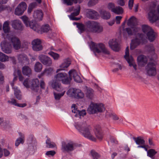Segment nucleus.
<instances>
[{"instance_id": "f257e3e1", "label": "nucleus", "mask_w": 159, "mask_h": 159, "mask_svg": "<svg viewBox=\"0 0 159 159\" xmlns=\"http://www.w3.org/2000/svg\"><path fill=\"white\" fill-rule=\"evenodd\" d=\"M9 23V21H5L3 24V30L5 34H3V36L5 40L2 42L1 43L2 51L7 54L11 53L12 48L11 43L7 41V39L11 41L14 48L15 49L18 50L20 49L21 46L20 42L19 39L15 36L10 35L8 34L10 29Z\"/></svg>"}, {"instance_id": "f03ea898", "label": "nucleus", "mask_w": 159, "mask_h": 159, "mask_svg": "<svg viewBox=\"0 0 159 159\" xmlns=\"http://www.w3.org/2000/svg\"><path fill=\"white\" fill-rule=\"evenodd\" d=\"M74 24L76 25L80 33L84 32L99 33L103 31L102 27L98 23L93 21H88L84 24L74 22Z\"/></svg>"}, {"instance_id": "7ed1b4c3", "label": "nucleus", "mask_w": 159, "mask_h": 159, "mask_svg": "<svg viewBox=\"0 0 159 159\" xmlns=\"http://www.w3.org/2000/svg\"><path fill=\"white\" fill-rule=\"evenodd\" d=\"M55 80L53 81L52 84V87L59 92L62 91L61 84V82L65 84H68L70 83V79L68 76L65 73H59L54 77Z\"/></svg>"}, {"instance_id": "20e7f679", "label": "nucleus", "mask_w": 159, "mask_h": 159, "mask_svg": "<svg viewBox=\"0 0 159 159\" xmlns=\"http://www.w3.org/2000/svg\"><path fill=\"white\" fill-rule=\"evenodd\" d=\"M75 127L81 133L83 136L89 139L92 141L95 142L96 139L90 133V127L86 123L82 124H75Z\"/></svg>"}, {"instance_id": "39448f33", "label": "nucleus", "mask_w": 159, "mask_h": 159, "mask_svg": "<svg viewBox=\"0 0 159 159\" xmlns=\"http://www.w3.org/2000/svg\"><path fill=\"white\" fill-rule=\"evenodd\" d=\"M90 47L91 49L95 53L102 52L107 55H109L110 53L109 51L105 48V45L102 43L97 44L92 42L90 44Z\"/></svg>"}, {"instance_id": "423d86ee", "label": "nucleus", "mask_w": 159, "mask_h": 159, "mask_svg": "<svg viewBox=\"0 0 159 159\" xmlns=\"http://www.w3.org/2000/svg\"><path fill=\"white\" fill-rule=\"evenodd\" d=\"M104 110L105 108L103 104L92 103L88 108L87 111L89 114H93L98 112H102Z\"/></svg>"}, {"instance_id": "0eeeda50", "label": "nucleus", "mask_w": 159, "mask_h": 159, "mask_svg": "<svg viewBox=\"0 0 159 159\" xmlns=\"http://www.w3.org/2000/svg\"><path fill=\"white\" fill-rule=\"evenodd\" d=\"M142 28L143 32L144 33L147 34V37L149 41L152 42L155 39L156 34L150 26L144 25H142Z\"/></svg>"}, {"instance_id": "6e6552de", "label": "nucleus", "mask_w": 159, "mask_h": 159, "mask_svg": "<svg viewBox=\"0 0 159 159\" xmlns=\"http://www.w3.org/2000/svg\"><path fill=\"white\" fill-rule=\"evenodd\" d=\"M20 18L27 27H30L34 30L37 32L39 31V26L35 21H29L28 18L25 16H22Z\"/></svg>"}, {"instance_id": "1a4fd4ad", "label": "nucleus", "mask_w": 159, "mask_h": 159, "mask_svg": "<svg viewBox=\"0 0 159 159\" xmlns=\"http://www.w3.org/2000/svg\"><path fill=\"white\" fill-rule=\"evenodd\" d=\"M151 62H149L146 67L148 74L150 76H154L156 74V62L152 58H151Z\"/></svg>"}, {"instance_id": "9d476101", "label": "nucleus", "mask_w": 159, "mask_h": 159, "mask_svg": "<svg viewBox=\"0 0 159 159\" xmlns=\"http://www.w3.org/2000/svg\"><path fill=\"white\" fill-rule=\"evenodd\" d=\"M124 57L129 64V66H133L134 69L136 70L137 65L134 61L133 57L131 56H129L128 46L126 48L125 55L124 56Z\"/></svg>"}, {"instance_id": "9b49d317", "label": "nucleus", "mask_w": 159, "mask_h": 159, "mask_svg": "<svg viewBox=\"0 0 159 159\" xmlns=\"http://www.w3.org/2000/svg\"><path fill=\"white\" fill-rule=\"evenodd\" d=\"M76 146V143L73 142L68 143L63 142L62 143L61 149L64 152H69L74 150Z\"/></svg>"}, {"instance_id": "f8f14e48", "label": "nucleus", "mask_w": 159, "mask_h": 159, "mask_svg": "<svg viewBox=\"0 0 159 159\" xmlns=\"http://www.w3.org/2000/svg\"><path fill=\"white\" fill-rule=\"evenodd\" d=\"M27 7L26 3L24 2H21L16 9L15 14L17 15H22Z\"/></svg>"}, {"instance_id": "ddd939ff", "label": "nucleus", "mask_w": 159, "mask_h": 159, "mask_svg": "<svg viewBox=\"0 0 159 159\" xmlns=\"http://www.w3.org/2000/svg\"><path fill=\"white\" fill-rule=\"evenodd\" d=\"M39 58L42 63L47 66H50L52 64V61L51 59L47 56L41 55L39 56Z\"/></svg>"}, {"instance_id": "4468645a", "label": "nucleus", "mask_w": 159, "mask_h": 159, "mask_svg": "<svg viewBox=\"0 0 159 159\" xmlns=\"http://www.w3.org/2000/svg\"><path fill=\"white\" fill-rule=\"evenodd\" d=\"M69 78L70 79V81L72 78L73 77L74 80L78 83L81 82L82 80L80 77L78 75L76 71L74 69H72L69 72Z\"/></svg>"}, {"instance_id": "2eb2a0df", "label": "nucleus", "mask_w": 159, "mask_h": 159, "mask_svg": "<svg viewBox=\"0 0 159 159\" xmlns=\"http://www.w3.org/2000/svg\"><path fill=\"white\" fill-rule=\"evenodd\" d=\"M148 19L151 22L153 23L159 20V14L155 10H151L148 13Z\"/></svg>"}, {"instance_id": "dca6fc26", "label": "nucleus", "mask_w": 159, "mask_h": 159, "mask_svg": "<svg viewBox=\"0 0 159 159\" xmlns=\"http://www.w3.org/2000/svg\"><path fill=\"white\" fill-rule=\"evenodd\" d=\"M31 89L34 91L37 92L39 89V81L37 79H32L30 82Z\"/></svg>"}, {"instance_id": "f3484780", "label": "nucleus", "mask_w": 159, "mask_h": 159, "mask_svg": "<svg viewBox=\"0 0 159 159\" xmlns=\"http://www.w3.org/2000/svg\"><path fill=\"white\" fill-rule=\"evenodd\" d=\"M110 47L113 51L118 52L120 49L119 42L116 39H113L110 40L109 42Z\"/></svg>"}, {"instance_id": "a211bd4d", "label": "nucleus", "mask_w": 159, "mask_h": 159, "mask_svg": "<svg viewBox=\"0 0 159 159\" xmlns=\"http://www.w3.org/2000/svg\"><path fill=\"white\" fill-rule=\"evenodd\" d=\"M137 35L140 39L136 38L132 40L130 47L131 49H133L136 48L141 42V40H143V35L142 34L138 33Z\"/></svg>"}, {"instance_id": "6ab92c4d", "label": "nucleus", "mask_w": 159, "mask_h": 159, "mask_svg": "<svg viewBox=\"0 0 159 159\" xmlns=\"http://www.w3.org/2000/svg\"><path fill=\"white\" fill-rule=\"evenodd\" d=\"M72 92L73 95L76 98H82L84 96V94L79 89L75 88L70 89L67 92Z\"/></svg>"}, {"instance_id": "aec40b11", "label": "nucleus", "mask_w": 159, "mask_h": 159, "mask_svg": "<svg viewBox=\"0 0 159 159\" xmlns=\"http://www.w3.org/2000/svg\"><path fill=\"white\" fill-rule=\"evenodd\" d=\"M72 112L75 114V116L76 117L79 116L80 117L84 116L86 114V111L85 110H82L81 111H80L77 109L76 105L75 104H73L72 106Z\"/></svg>"}, {"instance_id": "412c9836", "label": "nucleus", "mask_w": 159, "mask_h": 159, "mask_svg": "<svg viewBox=\"0 0 159 159\" xmlns=\"http://www.w3.org/2000/svg\"><path fill=\"white\" fill-rule=\"evenodd\" d=\"M41 43V41L39 39H37L34 40L32 42L33 50L37 51L41 50L43 47Z\"/></svg>"}, {"instance_id": "4be33fe9", "label": "nucleus", "mask_w": 159, "mask_h": 159, "mask_svg": "<svg viewBox=\"0 0 159 159\" xmlns=\"http://www.w3.org/2000/svg\"><path fill=\"white\" fill-rule=\"evenodd\" d=\"M80 6H78L75 9L74 11V12L72 13L69 17L71 20H78L80 19V18L75 17V16L78 15L80 13Z\"/></svg>"}, {"instance_id": "5701e85b", "label": "nucleus", "mask_w": 159, "mask_h": 159, "mask_svg": "<svg viewBox=\"0 0 159 159\" xmlns=\"http://www.w3.org/2000/svg\"><path fill=\"white\" fill-rule=\"evenodd\" d=\"M137 61L139 66H143L147 63L148 58L144 55H141L138 57Z\"/></svg>"}, {"instance_id": "b1692460", "label": "nucleus", "mask_w": 159, "mask_h": 159, "mask_svg": "<svg viewBox=\"0 0 159 159\" xmlns=\"http://www.w3.org/2000/svg\"><path fill=\"white\" fill-rule=\"evenodd\" d=\"M95 134L98 139L100 140L102 139L103 138V132L99 125L95 127Z\"/></svg>"}, {"instance_id": "393cba45", "label": "nucleus", "mask_w": 159, "mask_h": 159, "mask_svg": "<svg viewBox=\"0 0 159 159\" xmlns=\"http://www.w3.org/2000/svg\"><path fill=\"white\" fill-rule=\"evenodd\" d=\"M70 64V62L67 59H66L64 62L62 63L59 66L60 68L57 69L56 73H58L59 72L65 70V68H67Z\"/></svg>"}, {"instance_id": "a878e982", "label": "nucleus", "mask_w": 159, "mask_h": 159, "mask_svg": "<svg viewBox=\"0 0 159 159\" xmlns=\"http://www.w3.org/2000/svg\"><path fill=\"white\" fill-rule=\"evenodd\" d=\"M127 25L131 27L132 28H137L136 26L137 25V20L134 16H132L129 19L127 23Z\"/></svg>"}, {"instance_id": "bb28decb", "label": "nucleus", "mask_w": 159, "mask_h": 159, "mask_svg": "<svg viewBox=\"0 0 159 159\" xmlns=\"http://www.w3.org/2000/svg\"><path fill=\"white\" fill-rule=\"evenodd\" d=\"M12 26L15 29L20 30H22L23 29L22 24L19 20H14L12 23Z\"/></svg>"}, {"instance_id": "cd10ccee", "label": "nucleus", "mask_w": 159, "mask_h": 159, "mask_svg": "<svg viewBox=\"0 0 159 159\" xmlns=\"http://www.w3.org/2000/svg\"><path fill=\"white\" fill-rule=\"evenodd\" d=\"M22 73L24 75L30 77L32 75V71L29 66H25L22 68Z\"/></svg>"}, {"instance_id": "c85d7f7f", "label": "nucleus", "mask_w": 159, "mask_h": 159, "mask_svg": "<svg viewBox=\"0 0 159 159\" xmlns=\"http://www.w3.org/2000/svg\"><path fill=\"white\" fill-rule=\"evenodd\" d=\"M97 12L93 10H89L88 13V16L91 19H97L98 16Z\"/></svg>"}, {"instance_id": "c756f323", "label": "nucleus", "mask_w": 159, "mask_h": 159, "mask_svg": "<svg viewBox=\"0 0 159 159\" xmlns=\"http://www.w3.org/2000/svg\"><path fill=\"white\" fill-rule=\"evenodd\" d=\"M43 14L41 10H37L34 12L33 16L35 18H37L38 20H42Z\"/></svg>"}, {"instance_id": "7c9ffc66", "label": "nucleus", "mask_w": 159, "mask_h": 159, "mask_svg": "<svg viewBox=\"0 0 159 159\" xmlns=\"http://www.w3.org/2000/svg\"><path fill=\"white\" fill-rule=\"evenodd\" d=\"M19 135L20 137L18 138L16 142L15 145L16 146H18L20 143H23L25 141V137L23 134L21 133H19Z\"/></svg>"}, {"instance_id": "2f4dec72", "label": "nucleus", "mask_w": 159, "mask_h": 159, "mask_svg": "<svg viewBox=\"0 0 159 159\" xmlns=\"http://www.w3.org/2000/svg\"><path fill=\"white\" fill-rule=\"evenodd\" d=\"M132 29H133V31L129 28H126L124 30L126 31L128 35H132L134 34H136V33L138 32L140 30V29L138 28H135Z\"/></svg>"}, {"instance_id": "473e14b6", "label": "nucleus", "mask_w": 159, "mask_h": 159, "mask_svg": "<svg viewBox=\"0 0 159 159\" xmlns=\"http://www.w3.org/2000/svg\"><path fill=\"white\" fill-rule=\"evenodd\" d=\"M12 88L14 90V94L16 98L19 100L21 99V95L20 94V91L17 88L14 87L13 84H12Z\"/></svg>"}, {"instance_id": "72a5a7b5", "label": "nucleus", "mask_w": 159, "mask_h": 159, "mask_svg": "<svg viewBox=\"0 0 159 159\" xmlns=\"http://www.w3.org/2000/svg\"><path fill=\"white\" fill-rule=\"evenodd\" d=\"M100 14L102 18L104 19H109L111 17L110 13L104 10H101L100 12Z\"/></svg>"}, {"instance_id": "f704fd0d", "label": "nucleus", "mask_w": 159, "mask_h": 159, "mask_svg": "<svg viewBox=\"0 0 159 159\" xmlns=\"http://www.w3.org/2000/svg\"><path fill=\"white\" fill-rule=\"evenodd\" d=\"M8 102L9 103H11L15 106H16L20 107H25L27 105L26 104V103H18L16 102V100L13 98L11 99V100H9Z\"/></svg>"}, {"instance_id": "c9c22d12", "label": "nucleus", "mask_w": 159, "mask_h": 159, "mask_svg": "<svg viewBox=\"0 0 159 159\" xmlns=\"http://www.w3.org/2000/svg\"><path fill=\"white\" fill-rule=\"evenodd\" d=\"M63 1L64 3L68 6H71L73 3H80L82 2L83 0H63Z\"/></svg>"}, {"instance_id": "e433bc0d", "label": "nucleus", "mask_w": 159, "mask_h": 159, "mask_svg": "<svg viewBox=\"0 0 159 159\" xmlns=\"http://www.w3.org/2000/svg\"><path fill=\"white\" fill-rule=\"evenodd\" d=\"M112 12L116 14L120 15L123 13V10L122 8L120 7H116L112 9Z\"/></svg>"}, {"instance_id": "4c0bfd02", "label": "nucleus", "mask_w": 159, "mask_h": 159, "mask_svg": "<svg viewBox=\"0 0 159 159\" xmlns=\"http://www.w3.org/2000/svg\"><path fill=\"white\" fill-rule=\"evenodd\" d=\"M18 59L19 61L23 63L25 62V61L28 62L29 59L27 58V56L25 54H21L18 56Z\"/></svg>"}, {"instance_id": "58836bf2", "label": "nucleus", "mask_w": 159, "mask_h": 159, "mask_svg": "<svg viewBox=\"0 0 159 159\" xmlns=\"http://www.w3.org/2000/svg\"><path fill=\"white\" fill-rule=\"evenodd\" d=\"M3 152L4 156L6 157L9 156L10 154V151L7 149L4 148L3 150L0 147V158L3 156Z\"/></svg>"}, {"instance_id": "ea45409f", "label": "nucleus", "mask_w": 159, "mask_h": 159, "mask_svg": "<svg viewBox=\"0 0 159 159\" xmlns=\"http://www.w3.org/2000/svg\"><path fill=\"white\" fill-rule=\"evenodd\" d=\"M43 66L39 62H37L35 63L34 70L35 71L37 72H40L42 69Z\"/></svg>"}, {"instance_id": "a19ab883", "label": "nucleus", "mask_w": 159, "mask_h": 159, "mask_svg": "<svg viewBox=\"0 0 159 159\" xmlns=\"http://www.w3.org/2000/svg\"><path fill=\"white\" fill-rule=\"evenodd\" d=\"M86 95L87 97L89 98H92L94 95V91L91 88H88L87 89Z\"/></svg>"}, {"instance_id": "79ce46f5", "label": "nucleus", "mask_w": 159, "mask_h": 159, "mask_svg": "<svg viewBox=\"0 0 159 159\" xmlns=\"http://www.w3.org/2000/svg\"><path fill=\"white\" fill-rule=\"evenodd\" d=\"M48 54L52 57L55 60H58L60 58V55L58 54L55 53L52 51L49 52L48 53Z\"/></svg>"}, {"instance_id": "37998d69", "label": "nucleus", "mask_w": 159, "mask_h": 159, "mask_svg": "<svg viewBox=\"0 0 159 159\" xmlns=\"http://www.w3.org/2000/svg\"><path fill=\"white\" fill-rule=\"evenodd\" d=\"M65 92V91H64L61 93H54V96L55 99L57 100H59L60 98L64 95Z\"/></svg>"}, {"instance_id": "c03bdc74", "label": "nucleus", "mask_w": 159, "mask_h": 159, "mask_svg": "<svg viewBox=\"0 0 159 159\" xmlns=\"http://www.w3.org/2000/svg\"><path fill=\"white\" fill-rule=\"evenodd\" d=\"M39 31H38V32H39V30L40 29V26L39 25ZM41 31L44 32H47L49 30H50V27L48 25L46 24L45 25L43 26L41 28Z\"/></svg>"}, {"instance_id": "a18cd8bd", "label": "nucleus", "mask_w": 159, "mask_h": 159, "mask_svg": "<svg viewBox=\"0 0 159 159\" xmlns=\"http://www.w3.org/2000/svg\"><path fill=\"white\" fill-rule=\"evenodd\" d=\"M136 143L138 145H144L145 143V141L143 139L140 137L134 138Z\"/></svg>"}, {"instance_id": "49530a36", "label": "nucleus", "mask_w": 159, "mask_h": 159, "mask_svg": "<svg viewBox=\"0 0 159 159\" xmlns=\"http://www.w3.org/2000/svg\"><path fill=\"white\" fill-rule=\"evenodd\" d=\"M53 71V68L52 67L46 68L43 71L45 74L47 75H51Z\"/></svg>"}, {"instance_id": "de8ad7c7", "label": "nucleus", "mask_w": 159, "mask_h": 159, "mask_svg": "<svg viewBox=\"0 0 159 159\" xmlns=\"http://www.w3.org/2000/svg\"><path fill=\"white\" fill-rule=\"evenodd\" d=\"M8 57L2 53L0 52V61H5L8 60Z\"/></svg>"}, {"instance_id": "09e8293b", "label": "nucleus", "mask_w": 159, "mask_h": 159, "mask_svg": "<svg viewBox=\"0 0 159 159\" xmlns=\"http://www.w3.org/2000/svg\"><path fill=\"white\" fill-rule=\"evenodd\" d=\"M157 153V152L154 149H149L147 152L148 156L152 158Z\"/></svg>"}, {"instance_id": "8fccbe9b", "label": "nucleus", "mask_w": 159, "mask_h": 159, "mask_svg": "<svg viewBox=\"0 0 159 159\" xmlns=\"http://www.w3.org/2000/svg\"><path fill=\"white\" fill-rule=\"evenodd\" d=\"M91 153L93 159H98L100 157L99 154L93 150H92Z\"/></svg>"}, {"instance_id": "3c124183", "label": "nucleus", "mask_w": 159, "mask_h": 159, "mask_svg": "<svg viewBox=\"0 0 159 159\" xmlns=\"http://www.w3.org/2000/svg\"><path fill=\"white\" fill-rule=\"evenodd\" d=\"M47 147L49 148H53L55 147V144L54 143H51L50 140L47 139L46 141Z\"/></svg>"}, {"instance_id": "603ef678", "label": "nucleus", "mask_w": 159, "mask_h": 159, "mask_svg": "<svg viewBox=\"0 0 159 159\" xmlns=\"http://www.w3.org/2000/svg\"><path fill=\"white\" fill-rule=\"evenodd\" d=\"M29 78L26 79L23 83V85L27 88H30V83L29 82Z\"/></svg>"}, {"instance_id": "864d4df0", "label": "nucleus", "mask_w": 159, "mask_h": 159, "mask_svg": "<svg viewBox=\"0 0 159 159\" xmlns=\"http://www.w3.org/2000/svg\"><path fill=\"white\" fill-rule=\"evenodd\" d=\"M16 73L17 75L18 76L19 80L20 81H23L24 78L21 74L20 70H17L16 71Z\"/></svg>"}, {"instance_id": "5fc2aeb1", "label": "nucleus", "mask_w": 159, "mask_h": 159, "mask_svg": "<svg viewBox=\"0 0 159 159\" xmlns=\"http://www.w3.org/2000/svg\"><path fill=\"white\" fill-rule=\"evenodd\" d=\"M97 2V0H90L88 3V5L89 7L93 6L95 5Z\"/></svg>"}, {"instance_id": "6e6d98bb", "label": "nucleus", "mask_w": 159, "mask_h": 159, "mask_svg": "<svg viewBox=\"0 0 159 159\" xmlns=\"http://www.w3.org/2000/svg\"><path fill=\"white\" fill-rule=\"evenodd\" d=\"M122 18V17L120 16H116L115 20L116 24H119L120 23V21Z\"/></svg>"}, {"instance_id": "4d7b16f0", "label": "nucleus", "mask_w": 159, "mask_h": 159, "mask_svg": "<svg viewBox=\"0 0 159 159\" xmlns=\"http://www.w3.org/2000/svg\"><path fill=\"white\" fill-rule=\"evenodd\" d=\"M56 153L54 151H47L46 154L48 156H53Z\"/></svg>"}, {"instance_id": "13d9d810", "label": "nucleus", "mask_w": 159, "mask_h": 159, "mask_svg": "<svg viewBox=\"0 0 159 159\" xmlns=\"http://www.w3.org/2000/svg\"><path fill=\"white\" fill-rule=\"evenodd\" d=\"M110 117H111L114 120H117L119 119L118 117L115 114H111L109 115Z\"/></svg>"}, {"instance_id": "bf43d9fd", "label": "nucleus", "mask_w": 159, "mask_h": 159, "mask_svg": "<svg viewBox=\"0 0 159 159\" xmlns=\"http://www.w3.org/2000/svg\"><path fill=\"white\" fill-rule=\"evenodd\" d=\"M40 87L42 89H44L45 88V84L43 80H41L40 84Z\"/></svg>"}, {"instance_id": "052dcab7", "label": "nucleus", "mask_w": 159, "mask_h": 159, "mask_svg": "<svg viewBox=\"0 0 159 159\" xmlns=\"http://www.w3.org/2000/svg\"><path fill=\"white\" fill-rule=\"evenodd\" d=\"M134 0H129V2L128 6L130 9L131 10L132 9L134 3Z\"/></svg>"}, {"instance_id": "680f3d73", "label": "nucleus", "mask_w": 159, "mask_h": 159, "mask_svg": "<svg viewBox=\"0 0 159 159\" xmlns=\"http://www.w3.org/2000/svg\"><path fill=\"white\" fill-rule=\"evenodd\" d=\"M115 5L114 4L112 3H109L108 5V8L109 9H111V11H112V9L113 8H114L115 7Z\"/></svg>"}, {"instance_id": "e2e57ef3", "label": "nucleus", "mask_w": 159, "mask_h": 159, "mask_svg": "<svg viewBox=\"0 0 159 159\" xmlns=\"http://www.w3.org/2000/svg\"><path fill=\"white\" fill-rule=\"evenodd\" d=\"M37 4L36 2L31 3L29 6L32 8L33 9L36 6Z\"/></svg>"}, {"instance_id": "0e129e2a", "label": "nucleus", "mask_w": 159, "mask_h": 159, "mask_svg": "<svg viewBox=\"0 0 159 159\" xmlns=\"http://www.w3.org/2000/svg\"><path fill=\"white\" fill-rule=\"evenodd\" d=\"M118 4L121 6H123L125 4V2L124 0H118Z\"/></svg>"}, {"instance_id": "69168bd1", "label": "nucleus", "mask_w": 159, "mask_h": 159, "mask_svg": "<svg viewBox=\"0 0 159 159\" xmlns=\"http://www.w3.org/2000/svg\"><path fill=\"white\" fill-rule=\"evenodd\" d=\"M8 0H0V4L7 3Z\"/></svg>"}, {"instance_id": "338daca9", "label": "nucleus", "mask_w": 159, "mask_h": 159, "mask_svg": "<svg viewBox=\"0 0 159 159\" xmlns=\"http://www.w3.org/2000/svg\"><path fill=\"white\" fill-rule=\"evenodd\" d=\"M139 5V4H137L135 5L134 6L135 11L136 12L138 11Z\"/></svg>"}, {"instance_id": "774afa93", "label": "nucleus", "mask_w": 159, "mask_h": 159, "mask_svg": "<svg viewBox=\"0 0 159 159\" xmlns=\"http://www.w3.org/2000/svg\"><path fill=\"white\" fill-rule=\"evenodd\" d=\"M115 22V21L114 20H113L112 21H111L109 22H108V23L109 24V25H111V26L113 24H114V23Z\"/></svg>"}]
</instances>
